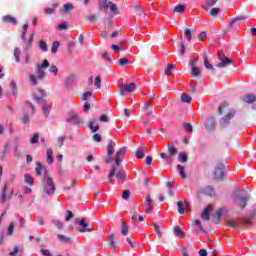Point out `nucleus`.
I'll return each mask as SVG.
<instances>
[{
	"mask_svg": "<svg viewBox=\"0 0 256 256\" xmlns=\"http://www.w3.org/2000/svg\"><path fill=\"white\" fill-rule=\"evenodd\" d=\"M51 67L49 60H43L42 64H36L34 71L35 74H31L29 76L30 85L33 87H37L39 85V81H43L47 77V72L44 69Z\"/></svg>",
	"mask_w": 256,
	"mask_h": 256,
	"instance_id": "f257e3e1",
	"label": "nucleus"
},
{
	"mask_svg": "<svg viewBox=\"0 0 256 256\" xmlns=\"http://www.w3.org/2000/svg\"><path fill=\"white\" fill-rule=\"evenodd\" d=\"M178 151L179 150L175 145H173V143H168L167 152H162L160 154V158L164 159L168 165H171L173 163V157L177 155Z\"/></svg>",
	"mask_w": 256,
	"mask_h": 256,
	"instance_id": "f03ea898",
	"label": "nucleus"
},
{
	"mask_svg": "<svg viewBox=\"0 0 256 256\" xmlns=\"http://www.w3.org/2000/svg\"><path fill=\"white\" fill-rule=\"evenodd\" d=\"M42 191L44 193V195H48V196H53L55 195V181L53 180V177L48 176L46 178V181L42 187Z\"/></svg>",
	"mask_w": 256,
	"mask_h": 256,
	"instance_id": "7ed1b4c3",
	"label": "nucleus"
},
{
	"mask_svg": "<svg viewBox=\"0 0 256 256\" xmlns=\"http://www.w3.org/2000/svg\"><path fill=\"white\" fill-rule=\"evenodd\" d=\"M225 177V165L222 163H219L213 172V179L215 181H223V178Z\"/></svg>",
	"mask_w": 256,
	"mask_h": 256,
	"instance_id": "20e7f679",
	"label": "nucleus"
},
{
	"mask_svg": "<svg viewBox=\"0 0 256 256\" xmlns=\"http://www.w3.org/2000/svg\"><path fill=\"white\" fill-rule=\"evenodd\" d=\"M135 89H137V84L132 82L130 84L126 83L124 85L119 86L118 91L120 95L125 96L127 95V93H133Z\"/></svg>",
	"mask_w": 256,
	"mask_h": 256,
	"instance_id": "39448f33",
	"label": "nucleus"
},
{
	"mask_svg": "<svg viewBox=\"0 0 256 256\" xmlns=\"http://www.w3.org/2000/svg\"><path fill=\"white\" fill-rule=\"evenodd\" d=\"M218 59L220 61L216 65V67H218V68H225V67H227V65H231L233 63V60L231 58H228L227 56H225V53H223V51H220L218 53Z\"/></svg>",
	"mask_w": 256,
	"mask_h": 256,
	"instance_id": "423d86ee",
	"label": "nucleus"
},
{
	"mask_svg": "<svg viewBox=\"0 0 256 256\" xmlns=\"http://www.w3.org/2000/svg\"><path fill=\"white\" fill-rule=\"evenodd\" d=\"M74 221L76 225H80V227H82L78 230L79 233H91V231H93V227H89V224L85 222V219L76 218Z\"/></svg>",
	"mask_w": 256,
	"mask_h": 256,
	"instance_id": "0eeeda50",
	"label": "nucleus"
},
{
	"mask_svg": "<svg viewBox=\"0 0 256 256\" xmlns=\"http://www.w3.org/2000/svg\"><path fill=\"white\" fill-rule=\"evenodd\" d=\"M66 122L70 123L71 125H83V123H85L83 118L79 117V115H77V114H71L67 118Z\"/></svg>",
	"mask_w": 256,
	"mask_h": 256,
	"instance_id": "6e6552de",
	"label": "nucleus"
},
{
	"mask_svg": "<svg viewBox=\"0 0 256 256\" xmlns=\"http://www.w3.org/2000/svg\"><path fill=\"white\" fill-rule=\"evenodd\" d=\"M235 110H230L227 115H225L221 120H220V125L222 127H227V125H229V123H231V119H233V117H235Z\"/></svg>",
	"mask_w": 256,
	"mask_h": 256,
	"instance_id": "1a4fd4ad",
	"label": "nucleus"
},
{
	"mask_svg": "<svg viewBox=\"0 0 256 256\" xmlns=\"http://www.w3.org/2000/svg\"><path fill=\"white\" fill-rule=\"evenodd\" d=\"M126 153H127V148L125 147L116 152L115 163L117 166L121 165V162L123 161V157H125Z\"/></svg>",
	"mask_w": 256,
	"mask_h": 256,
	"instance_id": "9d476101",
	"label": "nucleus"
},
{
	"mask_svg": "<svg viewBox=\"0 0 256 256\" xmlns=\"http://www.w3.org/2000/svg\"><path fill=\"white\" fill-rule=\"evenodd\" d=\"M108 244L110 246V251H115V249H117V242H115V234L110 233L108 235Z\"/></svg>",
	"mask_w": 256,
	"mask_h": 256,
	"instance_id": "9b49d317",
	"label": "nucleus"
},
{
	"mask_svg": "<svg viewBox=\"0 0 256 256\" xmlns=\"http://www.w3.org/2000/svg\"><path fill=\"white\" fill-rule=\"evenodd\" d=\"M173 233L176 237H179L180 239H185V231H183V228H181V226H174Z\"/></svg>",
	"mask_w": 256,
	"mask_h": 256,
	"instance_id": "f8f14e48",
	"label": "nucleus"
},
{
	"mask_svg": "<svg viewBox=\"0 0 256 256\" xmlns=\"http://www.w3.org/2000/svg\"><path fill=\"white\" fill-rule=\"evenodd\" d=\"M209 211H213V206L208 205L206 208H204L202 214H201V219H203V221H209L210 219V215H209Z\"/></svg>",
	"mask_w": 256,
	"mask_h": 256,
	"instance_id": "ddd939ff",
	"label": "nucleus"
},
{
	"mask_svg": "<svg viewBox=\"0 0 256 256\" xmlns=\"http://www.w3.org/2000/svg\"><path fill=\"white\" fill-rule=\"evenodd\" d=\"M183 205H186V209H189V202L187 200L183 201H178L177 206H178V213L180 215H183L185 213V208H183Z\"/></svg>",
	"mask_w": 256,
	"mask_h": 256,
	"instance_id": "4468645a",
	"label": "nucleus"
},
{
	"mask_svg": "<svg viewBox=\"0 0 256 256\" xmlns=\"http://www.w3.org/2000/svg\"><path fill=\"white\" fill-rule=\"evenodd\" d=\"M241 99H242V101H243L244 103L251 104V103H255V101H256V96H255V94H246V95L243 96Z\"/></svg>",
	"mask_w": 256,
	"mask_h": 256,
	"instance_id": "2eb2a0df",
	"label": "nucleus"
},
{
	"mask_svg": "<svg viewBox=\"0 0 256 256\" xmlns=\"http://www.w3.org/2000/svg\"><path fill=\"white\" fill-rule=\"evenodd\" d=\"M25 248L23 246H14L13 251L9 253L10 256L23 255Z\"/></svg>",
	"mask_w": 256,
	"mask_h": 256,
	"instance_id": "dca6fc26",
	"label": "nucleus"
},
{
	"mask_svg": "<svg viewBox=\"0 0 256 256\" xmlns=\"http://www.w3.org/2000/svg\"><path fill=\"white\" fill-rule=\"evenodd\" d=\"M115 154V141L110 140L107 146V155L111 157Z\"/></svg>",
	"mask_w": 256,
	"mask_h": 256,
	"instance_id": "f3484780",
	"label": "nucleus"
},
{
	"mask_svg": "<svg viewBox=\"0 0 256 256\" xmlns=\"http://www.w3.org/2000/svg\"><path fill=\"white\" fill-rule=\"evenodd\" d=\"M146 205L147 208L145 210V213L149 214L151 211H153V200H151V195L146 196Z\"/></svg>",
	"mask_w": 256,
	"mask_h": 256,
	"instance_id": "a211bd4d",
	"label": "nucleus"
},
{
	"mask_svg": "<svg viewBox=\"0 0 256 256\" xmlns=\"http://www.w3.org/2000/svg\"><path fill=\"white\" fill-rule=\"evenodd\" d=\"M249 202V197H241L239 198V200L237 201V205L240 209H245V207H247V203Z\"/></svg>",
	"mask_w": 256,
	"mask_h": 256,
	"instance_id": "6ab92c4d",
	"label": "nucleus"
},
{
	"mask_svg": "<svg viewBox=\"0 0 256 256\" xmlns=\"http://www.w3.org/2000/svg\"><path fill=\"white\" fill-rule=\"evenodd\" d=\"M133 9L135 15H137L138 17H141V15H143L145 17V10L143 9V7L139 6V4H135L133 6Z\"/></svg>",
	"mask_w": 256,
	"mask_h": 256,
	"instance_id": "aec40b11",
	"label": "nucleus"
},
{
	"mask_svg": "<svg viewBox=\"0 0 256 256\" xmlns=\"http://www.w3.org/2000/svg\"><path fill=\"white\" fill-rule=\"evenodd\" d=\"M239 21H245L244 16H238L230 20L231 27H239Z\"/></svg>",
	"mask_w": 256,
	"mask_h": 256,
	"instance_id": "412c9836",
	"label": "nucleus"
},
{
	"mask_svg": "<svg viewBox=\"0 0 256 256\" xmlns=\"http://www.w3.org/2000/svg\"><path fill=\"white\" fill-rule=\"evenodd\" d=\"M4 23H12V25H17V19L11 15H6L2 17Z\"/></svg>",
	"mask_w": 256,
	"mask_h": 256,
	"instance_id": "4be33fe9",
	"label": "nucleus"
},
{
	"mask_svg": "<svg viewBox=\"0 0 256 256\" xmlns=\"http://www.w3.org/2000/svg\"><path fill=\"white\" fill-rule=\"evenodd\" d=\"M185 9H187V5L180 4V5L174 7V13L183 15V13H185Z\"/></svg>",
	"mask_w": 256,
	"mask_h": 256,
	"instance_id": "5701e85b",
	"label": "nucleus"
},
{
	"mask_svg": "<svg viewBox=\"0 0 256 256\" xmlns=\"http://www.w3.org/2000/svg\"><path fill=\"white\" fill-rule=\"evenodd\" d=\"M145 147L139 146L136 150V157L138 159H145Z\"/></svg>",
	"mask_w": 256,
	"mask_h": 256,
	"instance_id": "b1692460",
	"label": "nucleus"
},
{
	"mask_svg": "<svg viewBox=\"0 0 256 256\" xmlns=\"http://www.w3.org/2000/svg\"><path fill=\"white\" fill-rule=\"evenodd\" d=\"M6 201H7V184L4 185L0 195V203H5Z\"/></svg>",
	"mask_w": 256,
	"mask_h": 256,
	"instance_id": "393cba45",
	"label": "nucleus"
},
{
	"mask_svg": "<svg viewBox=\"0 0 256 256\" xmlns=\"http://www.w3.org/2000/svg\"><path fill=\"white\" fill-rule=\"evenodd\" d=\"M44 170L45 168L43 167V164H41V162H36L35 173L37 177L41 176V173H43Z\"/></svg>",
	"mask_w": 256,
	"mask_h": 256,
	"instance_id": "a878e982",
	"label": "nucleus"
},
{
	"mask_svg": "<svg viewBox=\"0 0 256 256\" xmlns=\"http://www.w3.org/2000/svg\"><path fill=\"white\" fill-rule=\"evenodd\" d=\"M46 157H47V162L49 163V165H51V163H53V161H55V159L53 158V149H51V148L47 149Z\"/></svg>",
	"mask_w": 256,
	"mask_h": 256,
	"instance_id": "bb28decb",
	"label": "nucleus"
},
{
	"mask_svg": "<svg viewBox=\"0 0 256 256\" xmlns=\"http://www.w3.org/2000/svg\"><path fill=\"white\" fill-rule=\"evenodd\" d=\"M219 0H207L202 6L205 11H209V8L213 7Z\"/></svg>",
	"mask_w": 256,
	"mask_h": 256,
	"instance_id": "cd10ccee",
	"label": "nucleus"
},
{
	"mask_svg": "<svg viewBox=\"0 0 256 256\" xmlns=\"http://www.w3.org/2000/svg\"><path fill=\"white\" fill-rule=\"evenodd\" d=\"M222 215H223V209L221 208L215 212L214 223H216V225L219 224V220L221 219Z\"/></svg>",
	"mask_w": 256,
	"mask_h": 256,
	"instance_id": "c85d7f7f",
	"label": "nucleus"
},
{
	"mask_svg": "<svg viewBox=\"0 0 256 256\" xmlns=\"http://www.w3.org/2000/svg\"><path fill=\"white\" fill-rule=\"evenodd\" d=\"M129 233V226L127 225V222L121 223V234L124 235V237Z\"/></svg>",
	"mask_w": 256,
	"mask_h": 256,
	"instance_id": "c756f323",
	"label": "nucleus"
},
{
	"mask_svg": "<svg viewBox=\"0 0 256 256\" xmlns=\"http://www.w3.org/2000/svg\"><path fill=\"white\" fill-rule=\"evenodd\" d=\"M71 11H73V4L71 3L64 4L63 13L68 15V13H71Z\"/></svg>",
	"mask_w": 256,
	"mask_h": 256,
	"instance_id": "7c9ffc66",
	"label": "nucleus"
},
{
	"mask_svg": "<svg viewBox=\"0 0 256 256\" xmlns=\"http://www.w3.org/2000/svg\"><path fill=\"white\" fill-rule=\"evenodd\" d=\"M95 120H91L88 123V127L91 129V131H93V133H97V131H99V125L97 124L96 126H94Z\"/></svg>",
	"mask_w": 256,
	"mask_h": 256,
	"instance_id": "2f4dec72",
	"label": "nucleus"
},
{
	"mask_svg": "<svg viewBox=\"0 0 256 256\" xmlns=\"http://www.w3.org/2000/svg\"><path fill=\"white\" fill-rule=\"evenodd\" d=\"M24 181L25 183H27L28 185H34L35 180L33 179V177H31V175L29 174H25L24 175Z\"/></svg>",
	"mask_w": 256,
	"mask_h": 256,
	"instance_id": "473e14b6",
	"label": "nucleus"
},
{
	"mask_svg": "<svg viewBox=\"0 0 256 256\" xmlns=\"http://www.w3.org/2000/svg\"><path fill=\"white\" fill-rule=\"evenodd\" d=\"M109 9L114 15H119V10L117 9V5L113 2H109Z\"/></svg>",
	"mask_w": 256,
	"mask_h": 256,
	"instance_id": "72a5a7b5",
	"label": "nucleus"
},
{
	"mask_svg": "<svg viewBox=\"0 0 256 256\" xmlns=\"http://www.w3.org/2000/svg\"><path fill=\"white\" fill-rule=\"evenodd\" d=\"M177 169L179 171V175L182 179H186L187 175L185 174V167H183V165H178Z\"/></svg>",
	"mask_w": 256,
	"mask_h": 256,
	"instance_id": "f704fd0d",
	"label": "nucleus"
},
{
	"mask_svg": "<svg viewBox=\"0 0 256 256\" xmlns=\"http://www.w3.org/2000/svg\"><path fill=\"white\" fill-rule=\"evenodd\" d=\"M153 99H155V93H152L150 99L144 104V109L146 111L149 110V107H151V104L153 103Z\"/></svg>",
	"mask_w": 256,
	"mask_h": 256,
	"instance_id": "c9c22d12",
	"label": "nucleus"
},
{
	"mask_svg": "<svg viewBox=\"0 0 256 256\" xmlns=\"http://www.w3.org/2000/svg\"><path fill=\"white\" fill-rule=\"evenodd\" d=\"M84 19H86V21H90V23H97V15L95 14L84 16Z\"/></svg>",
	"mask_w": 256,
	"mask_h": 256,
	"instance_id": "e433bc0d",
	"label": "nucleus"
},
{
	"mask_svg": "<svg viewBox=\"0 0 256 256\" xmlns=\"http://www.w3.org/2000/svg\"><path fill=\"white\" fill-rule=\"evenodd\" d=\"M38 47L41 51H43V53L47 52V42H45L44 40L39 41Z\"/></svg>",
	"mask_w": 256,
	"mask_h": 256,
	"instance_id": "4c0bfd02",
	"label": "nucleus"
},
{
	"mask_svg": "<svg viewBox=\"0 0 256 256\" xmlns=\"http://www.w3.org/2000/svg\"><path fill=\"white\" fill-rule=\"evenodd\" d=\"M184 34H185L186 38L188 39V41H191L193 39V31H191V29L185 28Z\"/></svg>",
	"mask_w": 256,
	"mask_h": 256,
	"instance_id": "58836bf2",
	"label": "nucleus"
},
{
	"mask_svg": "<svg viewBox=\"0 0 256 256\" xmlns=\"http://www.w3.org/2000/svg\"><path fill=\"white\" fill-rule=\"evenodd\" d=\"M191 75H192L193 77H200V75H201V70H200L199 68H197V67H192V69H191Z\"/></svg>",
	"mask_w": 256,
	"mask_h": 256,
	"instance_id": "ea45409f",
	"label": "nucleus"
},
{
	"mask_svg": "<svg viewBox=\"0 0 256 256\" xmlns=\"http://www.w3.org/2000/svg\"><path fill=\"white\" fill-rule=\"evenodd\" d=\"M175 69V65L174 64H168L167 68L164 71L165 75H171V73H173V70Z\"/></svg>",
	"mask_w": 256,
	"mask_h": 256,
	"instance_id": "a19ab883",
	"label": "nucleus"
},
{
	"mask_svg": "<svg viewBox=\"0 0 256 256\" xmlns=\"http://www.w3.org/2000/svg\"><path fill=\"white\" fill-rule=\"evenodd\" d=\"M181 101L182 103H191L192 99L191 96H189L188 94H182Z\"/></svg>",
	"mask_w": 256,
	"mask_h": 256,
	"instance_id": "79ce46f5",
	"label": "nucleus"
},
{
	"mask_svg": "<svg viewBox=\"0 0 256 256\" xmlns=\"http://www.w3.org/2000/svg\"><path fill=\"white\" fill-rule=\"evenodd\" d=\"M115 173H116V168L112 167V169L110 170V173L108 175L109 183H113V177H115Z\"/></svg>",
	"mask_w": 256,
	"mask_h": 256,
	"instance_id": "37998d69",
	"label": "nucleus"
},
{
	"mask_svg": "<svg viewBox=\"0 0 256 256\" xmlns=\"http://www.w3.org/2000/svg\"><path fill=\"white\" fill-rule=\"evenodd\" d=\"M204 67L208 70L215 71V68L209 63V59H207V57L204 58Z\"/></svg>",
	"mask_w": 256,
	"mask_h": 256,
	"instance_id": "c03bdc74",
	"label": "nucleus"
},
{
	"mask_svg": "<svg viewBox=\"0 0 256 256\" xmlns=\"http://www.w3.org/2000/svg\"><path fill=\"white\" fill-rule=\"evenodd\" d=\"M31 118L29 117V114L24 113L23 117L21 118V121L24 125H29V121Z\"/></svg>",
	"mask_w": 256,
	"mask_h": 256,
	"instance_id": "a18cd8bd",
	"label": "nucleus"
},
{
	"mask_svg": "<svg viewBox=\"0 0 256 256\" xmlns=\"http://www.w3.org/2000/svg\"><path fill=\"white\" fill-rule=\"evenodd\" d=\"M153 227H154L155 233L161 239V237H163V232H161V230L159 229V225H157V223H154Z\"/></svg>",
	"mask_w": 256,
	"mask_h": 256,
	"instance_id": "49530a36",
	"label": "nucleus"
},
{
	"mask_svg": "<svg viewBox=\"0 0 256 256\" xmlns=\"http://www.w3.org/2000/svg\"><path fill=\"white\" fill-rule=\"evenodd\" d=\"M14 57L16 59V63H19V57H21V49L15 48L14 49Z\"/></svg>",
	"mask_w": 256,
	"mask_h": 256,
	"instance_id": "de8ad7c7",
	"label": "nucleus"
},
{
	"mask_svg": "<svg viewBox=\"0 0 256 256\" xmlns=\"http://www.w3.org/2000/svg\"><path fill=\"white\" fill-rule=\"evenodd\" d=\"M59 45H61L59 43V41L53 42L52 48H51V53H54V54L57 53V49H59Z\"/></svg>",
	"mask_w": 256,
	"mask_h": 256,
	"instance_id": "09e8293b",
	"label": "nucleus"
},
{
	"mask_svg": "<svg viewBox=\"0 0 256 256\" xmlns=\"http://www.w3.org/2000/svg\"><path fill=\"white\" fill-rule=\"evenodd\" d=\"M31 145H35V143H39V133H35L34 136L30 139Z\"/></svg>",
	"mask_w": 256,
	"mask_h": 256,
	"instance_id": "8fccbe9b",
	"label": "nucleus"
},
{
	"mask_svg": "<svg viewBox=\"0 0 256 256\" xmlns=\"http://www.w3.org/2000/svg\"><path fill=\"white\" fill-rule=\"evenodd\" d=\"M57 239H59V241H62V243H68L69 241V237H66L65 235L63 234H58L57 235Z\"/></svg>",
	"mask_w": 256,
	"mask_h": 256,
	"instance_id": "3c124183",
	"label": "nucleus"
},
{
	"mask_svg": "<svg viewBox=\"0 0 256 256\" xmlns=\"http://www.w3.org/2000/svg\"><path fill=\"white\" fill-rule=\"evenodd\" d=\"M253 219H255V214H253L250 217L244 219L245 225H253Z\"/></svg>",
	"mask_w": 256,
	"mask_h": 256,
	"instance_id": "603ef678",
	"label": "nucleus"
},
{
	"mask_svg": "<svg viewBox=\"0 0 256 256\" xmlns=\"http://www.w3.org/2000/svg\"><path fill=\"white\" fill-rule=\"evenodd\" d=\"M14 229H15V223L10 222L7 230V235H13Z\"/></svg>",
	"mask_w": 256,
	"mask_h": 256,
	"instance_id": "864d4df0",
	"label": "nucleus"
},
{
	"mask_svg": "<svg viewBox=\"0 0 256 256\" xmlns=\"http://www.w3.org/2000/svg\"><path fill=\"white\" fill-rule=\"evenodd\" d=\"M93 141H95L96 143H101V141H103V137L101 136V134L96 133L93 135Z\"/></svg>",
	"mask_w": 256,
	"mask_h": 256,
	"instance_id": "5fc2aeb1",
	"label": "nucleus"
},
{
	"mask_svg": "<svg viewBox=\"0 0 256 256\" xmlns=\"http://www.w3.org/2000/svg\"><path fill=\"white\" fill-rule=\"evenodd\" d=\"M94 85H95L96 89H101V77L97 76L94 79Z\"/></svg>",
	"mask_w": 256,
	"mask_h": 256,
	"instance_id": "6e6d98bb",
	"label": "nucleus"
},
{
	"mask_svg": "<svg viewBox=\"0 0 256 256\" xmlns=\"http://www.w3.org/2000/svg\"><path fill=\"white\" fill-rule=\"evenodd\" d=\"M10 87L12 89V95L17 96V84L15 82H10Z\"/></svg>",
	"mask_w": 256,
	"mask_h": 256,
	"instance_id": "4d7b16f0",
	"label": "nucleus"
},
{
	"mask_svg": "<svg viewBox=\"0 0 256 256\" xmlns=\"http://www.w3.org/2000/svg\"><path fill=\"white\" fill-rule=\"evenodd\" d=\"M90 97H93V94L91 92H85L82 95L81 99H82V101H89Z\"/></svg>",
	"mask_w": 256,
	"mask_h": 256,
	"instance_id": "13d9d810",
	"label": "nucleus"
},
{
	"mask_svg": "<svg viewBox=\"0 0 256 256\" xmlns=\"http://www.w3.org/2000/svg\"><path fill=\"white\" fill-rule=\"evenodd\" d=\"M116 179L125 181V179H127V176L123 172L119 171L116 173Z\"/></svg>",
	"mask_w": 256,
	"mask_h": 256,
	"instance_id": "bf43d9fd",
	"label": "nucleus"
},
{
	"mask_svg": "<svg viewBox=\"0 0 256 256\" xmlns=\"http://www.w3.org/2000/svg\"><path fill=\"white\" fill-rule=\"evenodd\" d=\"M183 127L186 131H189V133H193V125H191V123H183Z\"/></svg>",
	"mask_w": 256,
	"mask_h": 256,
	"instance_id": "052dcab7",
	"label": "nucleus"
},
{
	"mask_svg": "<svg viewBox=\"0 0 256 256\" xmlns=\"http://www.w3.org/2000/svg\"><path fill=\"white\" fill-rule=\"evenodd\" d=\"M43 97H45V94H41V95L34 94L33 95V99H34V101H37V103H41V101L43 100Z\"/></svg>",
	"mask_w": 256,
	"mask_h": 256,
	"instance_id": "680f3d73",
	"label": "nucleus"
},
{
	"mask_svg": "<svg viewBox=\"0 0 256 256\" xmlns=\"http://www.w3.org/2000/svg\"><path fill=\"white\" fill-rule=\"evenodd\" d=\"M221 9L219 8H213L211 11H210V16L211 17H217V15H219Z\"/></svg>",
	"mask_w": 256,
	"mask_h": 256,
	"instance_id": "e2e57ef3",
	"label": "nucleus"
},
{
	"mask_svg": "<svg viewBox=\"0 0 256 256\" xmlns=\"http://www.w3.org/2000/svg\"><path fill=\"white\" fill-rule=\"evenodd\" d=\"M49 72L52 73V74L56 77V75L59 73V69H57V66L52 65V66L49 68Z\"/></svg>",
	"mask_w": 256,
	"mask_h": 256,
	"instance_id": "0e129e2a",
	"label": "nucleus"
},
{
	"mask_svg": "<svg viewBox=\"0 0 256 256\" xmlns=\"http://www.w3.org/2000/svg\"><path fill=\"white\" fill-rule=\"evenodd\" d=\"M129 197H131V191L130 190H124L122 193V199H129Z\"/></svg>",
	"mask_w": 256,
	"mask_h": 256,
	"instance_id": "69168bd1",
	"label": "nucleus"
},
{
	"mask_svg": "<svg viewBox=\"0 0 256 256\" xmlns=\"http://www.w3.org/2000/svg\"><path fill=\"white\" fill-rule=\"evenodd\" d=\"M129 63V60H127V58H120L118 60V65H120L121 67L127 65Z\"/></svg>",
	"mask_w": 256,
	"mask_h": 256,
	"instance_id": "338daca9",
	"label": "nucleus"
},
{
	"mask_svg": "<svg viewBox=\"0 0 256 256\" xmlns=\"http://www.w3.org/2000/svg\"><path fill=\"white\" fill-rule=\"evenodd\" d=\"M43 113L45 115V117H49V105L48 104H44L42 107Z\"/></svg>",
	"mask_w": 256,
	"mask_h": 256,
	"instance_id": "774afa93",
	"label": "nucleus"
}]
</instances>
